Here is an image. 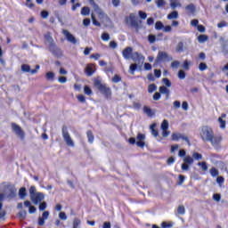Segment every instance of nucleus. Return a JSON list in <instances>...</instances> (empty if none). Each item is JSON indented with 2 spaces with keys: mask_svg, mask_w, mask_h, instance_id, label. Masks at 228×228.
<instances>
[{
  "mask_svg": "<svg viewBox=\"0 0 228 228\" xmlns=\"http://www.w3.org/2000/svg\"><path fill=\"white\" fill-rule=\"evenodd\" d=\"M49 51L53 54V56H57V58L61 56L62 54L61 50L56 47V45L54 43H52L50 45Z\"/></svg>",
  "mask_w": 228,
  "mask_h": 228,
  "instance_id": "obj_11",
  "label": "nucleus"
},
{
  "mask_svg": "<svg viewBox=\"0 0 228 228\" xmlns=\"http://www.w3.org/2000/svg\"><path fill=\"white\" fill-rule=\"evenodd\" d=\"M78 102H86V98L83 94H79L77 96Z\"/></svg>",
  "mask_w": 228,
  "mask_h": 228,
  "instance_id": "obj_47",
  "label": "nucleus"
},
{
  "mask_svg": "<svg viewBox=\"0 0 228 228\" xmlns=\"http://www.w3.org/2000/svg\"><path fill=\"white\" fill-rule=\"evenodd\" d=\"M178 156H179V158H184V156H186V151L185 150H179Z\"/></svg>",
  "mask_w": 228,
  "mask_h": 228,
  "instance_id": "obj_60",
  "label": "nucleus"
},
{
  "mask_svg": "<svg viewBox=\"0 0 228 228\" xmlns=\"http://www.w3.org/2000/svg\"><path fill=\"white\" fill-rule=\"evenodd\" d=\"M156 4L158 8H161V6H165V4H167V2L165 0H157Z\"/></svg>",
  "mask_w": 228,
  "mask_h": 228,
  "instance_id": "obj_43",
  "label": "nucleus"
},
{
  "mask_svg": "<svg viewBox=\"0 0 228 228\" xmlns=\"http://www.w3.org/2000/svg\"><path fill=\"white\" fill-rule=\"evenodd\" d=\"M156 90H158V86H155V84H151L148 86V92L149 94H152V92H156Z\"/></svg>",
  "mask_w": 228,
  "mask_h": 228,
  "instance_id": "obj_33",
  "label": "nucleus"
},
{
  "mask_svg": "<svg viewBox=\"0 0 228 228\" xmlns=\"http://www.w3.org/2000/svg\"><path fill=\"white\" fill-rule=\"evenodd\" d=\"M213 199L214 200H216V202H220V200L222 199V195L218 194V193H215L213 195Z\"/></svg>",
  "mask_w": 228,
  "mask_h": 228,
  "instance_id": "obj_53",
  "label": "nucleus"
},
{
  "mask_svg": "<svg viewBox=\"0 0 228 228\" xmlns=\"http://www.w3.org/2000/svg\"><path fill=\"white\" fill-rule=\"evenodd\" d=\"M164 28H165V25H163V22L156 21L155 29H157V31H159V30L163 29Z\"/></svg>",
  "mask_w": 228,
  "mask_h": 228,
  "instance_id": "obj_30",
  "label": "nucleus"
},
{
  "mask_svg": "<svg viewBox=\"0 0 228 228\" xmlns=\"http://www.w3.org/2000/svg\"><path fill=\"white\" fill-rule=\"evenodd\" d=\"M91 60H99L101 58V55L99 53H93L90 55Z\"/></svg>",
  "mask_w": 228,
  "mask_h": 228,
  "instance_id": "obj_61",
  "label": "nucleus"
},
{
  "mask_svg": "<svg viewBox=\"0 0 228 228\" xmlns=\"http://www.w3.org/2000/svg\"><path fill=\"white\" fill-rule=\"evenodd\" d=\"M92 51H94V48H92V47H86L85 50H84L85 56H88V54H90V53H92Z\"/></svg>",
  "mask_w": 228,
  "mask_h": 228,
  "instance_id": "obj_50",
  "label": "nucleus"
},
{
  "mask_svg": "<svg viewBox=\"0 0 228 228\" xmlns=\"http://www.w3.org/2000/svg\"><path fill=\"white\" fill-rule=\"evenodd\" d=\"M155 77H161V70L154 69Z\"/></svg>",
  "mask_w": 228,
  "mask_h": 228,
  "instance_id": "obj_64",
  "label": "nucleus"
},
{
  "mask_svg": "<svg viewBox=\"0 0 228 228\" xmlns=\"http://www.w3.org/2000/svg\"><path fill=\"white\" fill-rule=\"evenodd\" d=\"M179 65H181V62L179 61H174L171 62L172 69H179Z\"/></svg>",
  "mask_w": 228,
  "mask_h": 228,
  "instance_id": "obj_46",
  "label": "nucleus"
},
{
  "mask_svg": "<svg viewBox=\"0 0 228 228\" xmlns=\"http://www.w3.org/2000/svg\"><path fill=\"white\" fill-rule=\"evenodd\" d=\"M143 113H145V115H147V117H150V118H152L155 115V113L152 110V109H151V108H149L147 106L143 107Z\"/></svg>",
  "mask_w": 228,
  "mask_h": 228,
  "instance_id": "obj_17",
  "label": "nucleus"
},
{
  "mask_svg": "<svg viewBox=\"0 0 228 228\" xmlns=\"http://www.w3.org/2000/svg\"><path fill=\"white\" fill-rule=\"evenodd\" d=\"M59 218H60L61 220H67V214H65V212H61V213L59 214Z\"/></svg>",
  "mask_w": 228,
  "mask_h": 228,
  "instance_id": "obj_62",
  "label": "nucleus"
},
{
  "mask_svg": "<svg viewBox=\"0 0 228 228\" xmlns=\"http://www.w3.org/2000/svg\"><path fill=\"white\" fill-rule=\"evenodd\" d=\"M160 127H161V130H162V131H167V130H168V120L164 119V120L162 121V123H161Z\"/></svg>",
  "mask_w": 228,
  "mask_h": 228,
  "instance_id": "obj_28",
  "label": "nucleus"
},
{
  "mask_svg": "<svg viewBox=\"0 0 228 228\" xmlns=\"http://www.w3.org/2000/svg\"><path fill=\"white\" fill-rule=\"evenodd\" d=\"M45 40H46V42H49L50 45L52 44H54L53 40V37H51V34H46L45 36Z\"/></svg>",
  "mask_w": 228,
  "mask_h": 228,
  "instance_id": "obj_41",
  "label": "nucleus"
},
{
  "mask_svg": "<svg viewBox=\"0 0 228 228\" xmlns=\"http://www.w3.org/2000/svg\"><path fill=\"white\" fill-rule=\"evenodd\" d=\"M198 167H200L202 172H208V163L206 161L199 162Z\"/></svg>",
  "mask_w": 228,
  "mask_h": 228,
  "instance_id": "obj_26",
  "label": "nucleus"
},
{
  "mask_svg": "<svg viewBox=\"0 0 228 228\" xmlns=\"http://www.w3.org/2000/svg\"><path fill=\"white\" fill-rule=\"evenodd\" d=\"M120 81H122V77L118 74L114 75L112 77V83H120Z\"/></svg>",
  "mask_w": 228,
  "mask_h": 228,
  "instance_id": "obj_38",
  "label": "nucleus"
},
{
  "mask_svg": "<svg viewBox=\"0 0 228 228\" xmlns=\"http://www.w3.org/2000/svg\"><path fill=\"white\" fill-rule=\"evenodd\" d=\"M225 117H227V115L225 113H223L221 115V117L218 118V119H217L219 124H220V128L221 129H225V120L223 119V118H225Z\"/></svg>",
  "mask_w": 228,
  "mask_h": 228,
  "instance_id": "obj_18",
  "label": "nucleus"
},
{
  "mask_svg": "<svg viewBox=\"0 0 228 228\" xmlns=\"http://www.w3.org/2000/svg\"><path fill=\"white\" fill-rule=\"evenodd\" d=\"M45 196L42 192H37L34 196L30 198V200L35 204V206H38L42 200H44Z\"/></svg>",
  "mask_w": 228,
  "mask_h": 228,
  "instance_id": "obj_9",
  "label": "nucleus"
},
{
  "mask_svg": "<svg viewBox=\"0 0 228 228\" xmlns=\"http://www.w3.org/2000/svg\"><path fill=\"white\" fill-rule=\"evenodd\" d=\"M102 40H103V42H108V40H110V34L102 33Z\"/></svg>",
  "mask_w": 228,
  "mask_h": 228,
  "instance_id": "obj_49",
  "label": "nucleus"
},
{
  "mask_svg": "<svg viewBox=\"0 0 228 228\" xmlns=\"http://www.w3.org/2000/svg\"><path fill=\"white\" fill-rule=\"evenodd\" d=\"M159 92L160 94H164L167 95V97H168V95H170V90H168V88H167V86H162L159 87Z\"/></svg>",
  "mask_w": 228,
  "mask_h": 228,
  "instance_id": "obj_24",
  "label": "nucleus"
},
{
  "mask_svg": "<svg viewBox=\"0 0 228 228\" xmlns=\"http://www.w3.org/2000/svg\"><path fill=\"white\" fill-rule=\"evenodd\" d=\"M156 123H153L152 125L150 126L151 134L152 136H154V138H158V136H159V132H158V130L156 129Z\"/></svg>",
  "mask_w": 228,
  "mask_h": 228,
  "instance_id": "obj_15",
  "label": "nucleus"
},
{
  "mask_svg": "<svg viewBox=\"0 0 228 228\" xmlns=\"http://www.w3.org/2000/svg\"><path fill=\"white\" fill-rule=\"evenodd\" d=\"M98 90L104 95L105 99H111V88L106 86V85L98 83Z\"/></svg>",
  "mask_w": 228,
  "mask_h": 228,
  "instance_id": "obj_3",
  "label": "nucleus"
},
{
  "mask_svg": "<svg viewBox=\"0 0 228 228\" xmlns=\"http://www.w3.org/2000/svg\"><path fill=\"white\" fill-rule=\"evenodd\" d=\"M139 17L145 20V19H147V13L142 11H139Z\"/></svg>",
  "mask_w": 228,
  "mask_h": 228,
  "instance_id": "obj_55",
  "label": "nucleus"
},
{
  "mask_svg": "<svg viewBox=\"0 0 228 228\" xmlns=\"http://www.w3.org/2000/svg\"><path fill=\"white\" fill-rule=\"evenodd\" d=\"M26 195H28V192L26 191V187H21L19 190V197L20 199H26Z\"/></svg>",
  "mask_w": 228,
  "mask_h": 228,
  "instance_id": "obj_22",
  "label": "nucleus"
},
{
  "mask_svg": "<svg viewBox=\"0 0 228 228\" xmlns=\"http://www.w3.org/2000/svg\"><path fill=\"white\" fill-rule=\"evenodd\" d=\"M84 94L86 95H92V88H90V86H84Z\"/></svg>",
  "mask_w": 228,
  "mask_h": 228,
  "instance_id": "obj_37",
  "label": "nucleus"
},
{
  "mask_svg": "<svg viewBox=\"0 0 228 228\" xmlns=\"http://www.w3.org/2000/svg\"><path fill=\"white\" fill-rule=\"evenodd\" d=\"M12 131L15 133L16 136L20 138L21 141L26 138V134L24 133V130H22V127L20 126L17 125L16 123H12Z\"/></svg>",
  "mask_w": 228,
  "mask_h": 228,
  "instance_id": "obj_5",
  "label": "nucleus"
},
{
  "mask_svg": "<svg viewBox=\"0 0 228 228\" xmlns=\"http://www.w3.org/2000/svg\"><path fill=\"white\" fill-rule=\"evenodd\" d=\"M219 172L218 169H216V167H212L210 169V175L212 177H216L218 175Z\"/></svg>",
  "mask_w": 228,
  "mask_h": 228,
  "instance_id": "obj_36",
  "label": "nucleus"
},
{
  "mask_svg": "<svg viewBox=\"0 0 228 228\" xmlns=\"http://www.w3.org/2000/svg\"><path fill=\"white\" fill-rule=\"evenodd\" d=\"M178 215H184L186 213V208H184V206L179 205L177 208Z\"/></svg>",
  "mask_w": 228,
  "mask_h": 228,
  "instance_id": "obj_32",
  "label": "nucleus"
},
{
  "mask_svg": "<svg viewBox=\"0 0 228 228\" xmlns=\"http://www.w3.org/2000/svg\"><path fill=\"white\" fill-rule=\"evenodd\" d=\"M178 77L179 79H184L186 77V73L184 72V70L180 69L178 71Z\"/></svg>",
  "mask_w": 228,
  "mask_h": 228,
  "instance_id": "obj_42",
  "label": "nucleus"
},
{
  "mask_svg": "<svg viewBox=\"0 0 228 228\" xmlns=\"http://www.w3.org/2000/svg\"><path fill=\"white\" fill-rule=\"evenodd\" d=\"M117 45H118V44L115 41H110L109 44L110 49H117Z\"/></svg>",
  "mask_w": 228,
  "mask_h": 228,
  "instance_id": "obj_52",
  "label": "nucleus"
},
{
  "mask_svg": "<svg viewBox=\"0 0 228 228\" xmlns=\"http://www.w3.org/2000/svg\"><path fill=\"white\" fill-rule=\"evenodd\" d=\"M122 56L125 60H130L131 58H133V48L131 46L126 47L122 51Z\"/></svg>",
  "mask_w": 228,
  "mask_h": 228,
  "instance_id": "obj_10",
  "label": "nucleus"
},
{
  "mask_svg": "<svg viewBox=\"0 0 228 228\" xmlns=\"http://www.w3.org/2000/svg\"><path fill=\"white\" fill-rule=\"evenodd\" d=\"M208 38L209 37L206 35H200L198 37V42H200V44H204V42H208Z\"/></svg>",
  "mask_w": 228,
  "mask_h": 228,
  "instance_id": "obj_27",
  "label": "nucleus"
},
{
  "mask_svg": "<svg viewBox=\"0 0 228 228\" xmlns=\"http://www.w3.org/2000/svg\"><path fill=\"white\" fill-rule=\"evenodd\" d=\"M138 69V64L134 63L130 65V72L133 74Z\"/></svg>",
  "mask_w": 228,
  "mask_h": 228,
  "instance_id": "obj_51",
  "label": "nucleus"
},
{
  "mask_svg": "<svg viewBox=\"0 0 228 228\" xmlns=\"http://www.w3.org/2000/svg\"><path fill=\"white\" fill-rule=\"evenodd\" d=\"M161 227H162V228H171V227H172V223L163 222V223L161 224Z\"/></svg>",
  "mask_w": 228,
  "mask_h": 228,
  "instance_id": "obj_56",
  "label": "nucleus"
},
{
  "mask_svg": "<svg viewBox=\"0 0 228 228\" xmlns=\"http://www.w3.org/2000/svg\"><path fill=\"white\" fill-rule=\"evenodd\" d=\"M40 69V65H36L35 69H31V67L28 64H23L21 65V71L22 72H30V74L33 76L38 72Z\"/></svg>",
  "mask_w": 228,
  "mask_h": 228,
  "instance_id": "obj_7",
  "label": "nucleus"
},
{
  "mask_svg": "<svg viewBox=\"0 0 228 228\" xmlns=\"http://www.w3.org/2000/svg\"><path fill=\"white\" fill-rule=\"evenodd\" d=\"M200 136L203 142H209L215 149H220L224 137L222 134L215 135V131L209 126H203L200 131Z\"/></svg>",
  "mask_w": 228,
  "mask_h": 228,
  "instance_id": "obj_1",
  "label": "nucleus"
},
{
  "mask_svg": "<svg viewBox=\"0 0 228 228\" xmlns=\"http://www.w3.org/2000/svg\"><path fill=\"white\" fill-rule=\"evenodd\" d=\"M148 41L150 44H154L156 42V36L155 35H149L148 36Z\"/></svg>",
  "mask_w": 228,
  "mask_h": 228,
  "instance_id": "obj_48",
  "label": "nucleus"
},
{
  "mask_svg": "<svg viewBox=\"0 0 228 228\" xmlns=\"http://www.w3.org/2000/svg\"><path fill=\"white\" fill-rule=\"evenodd\" d=\"M18 218H21V220H26V216H28V213L25 210H21L17 215Z\"/></svg>",
  "mask_w": 228,
  "mask_h": 228,
  "instance_id": "obj_29",
  "label": "nucleus"
},
{
  "mask_svg": "<svg viewBox=\"0 0 228 228\" xmlns=\"http://www.w3.org/2000/svg\"><path fill=\"white\" fill-rule=\"evenodd\" d=\"M163 31H164V33H170V31H172V26H170V25L165 26L163 28Z\"/></svg>",
  "mask_w": 228,
  "mask_h": 228,
  "instance_id": "obj_54",
  "label": "nucleus"
},
{
  "mask_svg": "<svg viewBox=\"0 0 228 228\" xmlns=\"http://www.w3.org/2000/svg\"><path fill=\"white\" fill-rule=\"evenodd\" d=\"M93 8L94 12L98 14L99 19H104V12H102V10H101V7H99V4H97L94 1H93Z\"/></svg>",
  "mask_w": 228,
  "mask_h": 228,
  "instance_id": "obj_13",
  "label": "nucleus"
},
{
  "mask_svg": "<svg viewBox=\"0 0 228 228\" xmlns=\"http://www.w3.org/2000/svg\"><path fill=\"white\" fill-rule=\"evenodd\" d=\"M91 19L93 20L94 26H97L98 28H101V22L97 21L94 14L91 15Z\"/></svg>",
  "mask_w": 228,
  "mask_h": 228,
  "instance_id": "obj_40",
  "label": "nucleus"
},
{
  "mask_svg": "<svg viewBox=\"0 0 228 228\" xmlns=\"http://www.w3.org/2000/svg\"><path fill=\"white\" fill-rule=\"evenodd\" d=\"M171 140L173 142H179V140H183V142H186L188 145H191V142H190V139L188 138V136L181 133H173L171 135Z\"/></svg>",
  "mask_w": 228,
  "mask_h": 228,
  "instance_id": "obj_6",
  "label": "nucleus"
},
{
  "mask_svg": "<svg viewBox=\"0 0 228 228\" xmlns=\"http://www.w3.org/2000/svg\"><path fill=\"white\" fill-rule=\"evenodd\" d=\"M167 19L168 20H173L174 19H179V12L177 11H173L167 14Z\"/></svg>",
  "mask_w": 228,
  "mask_h": 228,
  "instance_id": "obj_16",
  "label": "nucleus"
},
{
  "mask_svg": "<svg viewBox=\"0 0 228 228\" xmlns=\"http://www.w3.org/2000/svg\"><path fill=\"white\" fill-rule=\"evenodd\" d=\"M45 78L47 79V81H51L53 79H54V72L49 71L45 74Z\"/></svg>",
  "mask_w": 228,
  "mask_h": 228,
  "instance_id": "obj_31",
  "label": "nucleus"
},
{
  "mask_svg": "<svg viewBox=\"0 0 228 228\" xmlns=\"http://www.w3.org/2000/svg\"><path fill=\"white\" fill-rule=\"evenodd\" d=\"M86 76H94V68L92 67V64H87L85 70Z\"/></svg>",
  "mask_w": 228,
  "mask_h": 228,
  "instance_id": "obj_21",
  "label": "nucleus"
},
{
  "mask_svg": "<svg viewBox=\"0 0 228 228\" xmlns=\"http://www.w3.org/2000/svg\"><path fill=\"white\" fill-rule=\"evenodd\" d=\"M81 15H84L85 17H86L87 15H90V7L88 6L82 7Z\"/></svg>",
  "mask_w": 228,
  "mask_h": 228,
  "instance_id": "obj_25",
  "label": "nucleus"
},
{
  "mask_svg": "<svg viewBox=\"0 0 228 228\" xmlns=\"http://www.w3.org/2000/svg\"><path fill=\"white\" fill-rule=\"evenodd\" d=\"M192 158L193 159H197V160L202 159V154L199 152H194L192 153Z\"/></svg>",
  "mask_w": 228,
  "mask_h": 228,
  "instance_id": "obj_45",
  "label": "nucleus"
},
{
  "mask_svg": "<svg viewBox=\"0 0 228 228\" xmlns=\"http://www.w3.org/2000/svg\"><path fill=\"white\" fill-rule=\"evenodd\" d=\"M79 225H81V219L75 218L73 220V228H79Z\"/></svg>",
  "mask_w": 228,
  "mask_h": 228,
  "instance_id": "obj_34",
  "label": "nucleus"
},
{
  "mask_svg": "<svg viewBox=\"0 0 228 228\" xmlns=\"http://www.w3.org/2000/svg\"><path fill=\"white\" fill-rule=\"evenodd\" d=\"M178 179H179L178 184H183V183H184V179H186V177L183 175H179Z\"/></svg>",
  "mask_w": 228,
  "mask_h": 228,
  "instance_id": "obj_58",
  "label": "nucleus"
},
{
  "mask_svg": "<svg viewBox=\"0 0 228 228\" xmlns=\"http://www.w3.org/2000/svg\"><path fill=\"white\" fill-rule=\"evenodd\" d=\"M24 206H25V208H28L29 215H33V213H37V208L35 206L31 205V201L25 200Z\"/></svg>",
  "mask_w": 228,
  "mask_h": 228,
  "instance_id": "obj_14",
  "label": "nucleus"
},
{
  "mask_svg": "<svg viewBox=\"0 0 228 228\" xmlns=\"http://www.w3.org/2000/svg\"><path fill=\"white\" fill-rule=\"evenodd\" d=\"M62 137L69 147H74V141L72 140V137H70V134H69L67 126L62 127Z\"/></svg>",
  "mask_w": 228,
  "mask_h": 228,
  "instance_id": "obj_4",
  "label": "nucleus"
},
{
  "mask_svg": "<svg viewBox=\"0 0 228 228\" xmlns=\"http://www.w3.org/2000/svg\"><path fill=\"white\" fill-rule=\"evenodd\" d=\"M63 35L66 37L68 42H70L71 44H77V40L74 37V35L70 34L69 30H63Z\"/></svg>",
  "mask_w": 228,
  "mask_h": 228,
  "instance_id": "obj_12",
  "label": "nucleus"
},
{
  "mask_svg": "<svg viewBox=\"0 0 228 228\" xmlns=\"http://www.w3.org/2000/svg\"><path fill=\"white\" fill-rule=\"evenodd\" d=\"M199 69H200L201 72H204V70H208V64H206L205 62L200 63V65H199Z\"/></svg>",
  "mask_w": 228,
  "mask_h": 228,
  "instance_id": "obj_39",
  "label": "nucleus"
},
{
  "mask_svg": "<svg viewBox=\"0 0 228 228\" xmlns=\"http://www.w3.org/2000/svg\"><path fill=\"white\" fill-rule=\"evenodd\" d=\"M172 56H169V54L167 53V52H159L157 58L155 60V65H159L164 61H172Z\"/></svg>",
  "mask_w": 228,
  "mask_h": 228,
  "instance_id": "obj_2",
  "label": "nucleus"
},
{
  "mask_svg": "<svg viewBox=\"0 0 228 228\" xmlns=\"http://www.w3.org/2000/svg\"><path fill=\"white\" fill-rule=\"evenodd\" d=\"M41 17H42V19H47V17H49V12L42 11L41 12Z\"/></svg>",
  "mask_w": 228,
  "mask_h": 228,
  "instance_id": "obj_59",
  "label": "nucleus"
},
{
  "mask_svg": "<svg viewBox=\"0 0 228 228\" xmlns=\"http://www.w3.org/2000/svg\"><path fill=\"white\" fill-rule=\"evenodd\" d=\"M86 134L89 143H94V140H95V137L94 136V133L92 132V130H88L86 132Z\"/></svg>",
  "mask_w": 228,
  "mask_h": 228,
  "instance_id": "obj_23",
  "label": "nucleus"
},
{
  "mask_svg": "<svg viewBox=\"0 0 228 228\" xmlns=\"http://www.w3.org/2000/svg\"><path fill=\"white\" fill-rule=\"evenodd\" d=\"M129 19H130V24H131L132 28H138L139 24H138L136 19L134 18V15L131 14L129 16Z\"/></svg>",
  "mask_w": 228,
  "mask_h": 228,
  "instance_id": "obj_19",
  "label": "nucleus"
},
{
  "mask_svg": "<svg viewBox=\"0 0 228 228\" xmlns=\"http://www.w3.org/2000/svg\"><path fill=\"white\" fill-rule=\"evenodd\" d=\"M134 61H136L137 60H140V53L138 52H135L134 53V56L132 57Z\"/></svg>",
  "mask_w": 228,
  "mask_h": 228,
  "instance_id": "obj_63",
  "label": "nucleus"
},
{
  "mask_svg": "<svg viewBox=\"0 0 228 228\" xmlns=\"http://www.w3.org/2000/svg\"><path fill=\"white\" fill-rule=\"evenodd\" d=\"M136 138L139 142H143V140H145V134L139 133Z\"/></svg>",
  "mask_w": 228,
  "mask_h": 228,
  "instance_id": "obj_57",
  "label": "nucleus"
},
{
  "mask_svg": "<svg viewBox=\"0 0 228 228\" xmlns=\"http://www.w3.org/2000/svg\"><path fill=\"white\" fill-rule=\"evenodd\" d=\"M28 191H29L30 199L31 197H34L35 195H37V188L35 186H30Z\"/></svg>",
  "mask_w": 228,
  "mask_h": 228,
  "instance_id": "obj_35",
  "label": "nucleus"
},
{
  "mask_svg": "<svg viewBox=\"0 0 228 228\" xmlns=\"http://www.w3.org/2000/svg\"><path fill=\"white\" fill-rule=\"evenodd\" d=\"M185 10L189 12V13H191V15H195V10H196L195 4H190L186 5Z\"/></svg>",
  "mask_w": 228,
  "mask_h": 228,
  "instance_id": "obj_20",
  "label": "nucleus"
},
{
  "mask_svg": "<svg viewBox=\"0 0 228 228\" xmlns=\"http://www.w3.org/2000/svg\"><path fill=\"white\" fill-rule=\"evenodd\" d=\"M193 161V158H191V156H186L183 159V163L182 164V170H190V165H191Z\"/></svg>",
  "mask_w": 228,
  "mask_h": 228,
  "instance_id": "obj_8",
  "label": "nucleus"
},
{
  "mask_svg": "<svg viewBox=\"0 0 228 228\" xmlns=\"http://www.w3.org/2000/svg\"><path fill=\"white\" fill-rule=\"evenodd\" d=\"M47 208V203L45 201L39 204V211H45Z\"/></svg>",
  "mask_w": 228,
  "mask_h": 228,
  "instance_id": "obj_44",
  "label": "nucleus"
}]
</instances>
